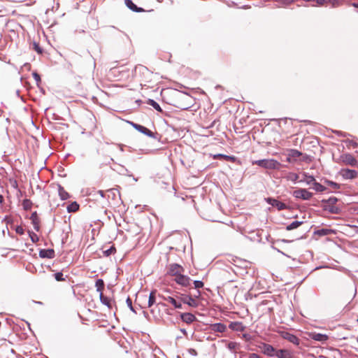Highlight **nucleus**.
<instances>
[{
    "label": "nucleus",
    "instance_id": "15",
    "mask_svg": "<svg viewBox=\"0 0 358 358\" xmlns=\"http://www.w3.org/2000/svg\"><path fill=\"white\" fill-rule=\"evenodd\" d=\"M357 171L348 169H343L341 170V175L345 179H352L357 176Z\"/></svg>",
    "mask_w": 358,
    "mask_h": 358
},
{
    "label": "nucleus",
    "instance_id": "8",
    "mask_svg": "<svg viewBox=\"0 0 358 358\" xmlns=\"http://www.w3.org/2000/svg\"><path fill=\"white\" fill-rule=\"evenodd\" d=\"M280 334L282 338H283L285 340H287L290 343L296 345H299V339L294 334H292L289 332L285 331H280Z\"/></svg>",
    "mask_w": 358,
    "mask_h": 358
},
{
    "label": "nucleus",
    "instance_id": "3",
    "mask_svg": "<svg viewBox=\"0 0 358 358\" xmlns=\"http://www.w3.org/2000/svg\"><path fill=\"white\" fill-rule=\"evenodd\" d=\"M337 201L338 199L334 196H331L328 199H323L322 201V208L324 210L331 213H338L340 208L336 206Z\"/></svg>",
    "mask_w": 358,
    "mask_h": 358
},
{
    "label": "nucleus",
    "instance_id": "21",
    "mask_svg": "<svg viewBox=\"0 0 358 358\" xmlns=\"http://www.w3.org/2000/svg\"><path fill=\"white\" fill-rule=\"evenodd\" d=\"M229 327L236 331H243L245 330V326L241 322H238L231 323Z\"/></svg>",
    "mask_w": 358,
    "mask_h": 358
},
{
    "label": "nucleus",
    "instance_id": "36",
    "mask_svg": "<svg viewBox=\"0 0 358 358\" xmlns=\"http://www.w3.org/2000/svg\"><path fill=\"white\" fill-rule=\"evenodd\" d=\"M115 252H116L115 248L114 246H111L109 249L105 250L103 252L106 256H109L112 254H114Z\"/></svg>",
    "mask_w": 358,
    "mask_h": 358
},
{
    "label": "nucleus",
    "instance_id": "32",
    "mask_svg": "<svg viewBox=\"0 0 358 358\" xmlns=\"http://www.w3.org/2000/svg\"><path fill=\"white\" fill-rule=\"evenodd\" d=\"M155 303V291L150 292L148 299V307H151Z\"/></svg>",
    "mask_w": 358,
    "mask_h": 358
},
{
    "label": "nucleus",
    "instance_id": "6",
    "mask_svg": "<svg viewBox=\"0 0 358 358\" xmlns=\"http://www.w3.org/2000/svg\"><path fill=\"white\" fill-rule=\"evenodd\" d=\"M181 303L188 305L190 307L196 308L199 306V302L189 295L182 294L180 296Z\"/></svg>",
    "mask_w": 358,
    "mask_h": 358
},
{
    "label": "nucleus",
    "instance_id": "18",
    "mask_svg": "<svg viewBox=\"0 0 358 358\" xmlns=\"http://www.w3.org/2000/svg\"><path fill=\"white\" fill-rule=\"evenodd\" d=\"M30 220H31V223L34 226V228L36 231H39L40 229V225H39V223H40V220H39V218L38 217V215L36 213V212H34L32 213L31 217H30Z\"/></svg>",
    "mask_w": 358,
    "mask_h": 358
},
{
    "label": "nucleus",
    "instance_id": "11",
    "mask_svg": "<svg viewBox=\"0 0 358 358\" xmlns=\"http://www.w3.org/2000/svg\"><path fill=\"white\" fill-rule=\"evenodd\" d=\"M302 153L297 150L292 149L289 150L287 162H292L296 161L300 156H301Z\"/></svg>",
    "mask_w": 358,
    "mask_h": 358
},
{
    "label": "nucleus",
    "instance_id": "52",
    "mask_svg": "<svg viewBox=\"0 0 358 358\" xmlns=\"http://www.w3.org/2000/svg\"><path fill=\"white\" fill-rule=\"evenodd\" d=\"M4 201L3 196L2 195H0V203H2Z\"/></svg>",
    "mask_w": 358,
    "mask_h": 358
},
{
    "label": "nucleus",
    "instance_id": "53",
    "mask_svg": "<svg viewBox=\"0 0 358 358\" xmlns=\"http://www.w3.org/2000/svg\"><path fill=\"white\" fill-rule=\"evenodd\" d=\"M180 331L184 334V335H187V331L185 329H180Z\"/></svg>",
    "mask_w": 358,
    "mask_h": 358
},
{
    "label": "nucleus",
    "instance_id": "43",
    "mask_svg": "<svg viewBox=\"0 0 358 358\" xmlns=\"http://www.w3.org/2000/svg\"><path fill=\"white\" fill-rule=\"evenodd\" d=\"M315 3H313V6H322L325 3V0H315Z\"/></svg>",
    "mask_w": 358,
    "mask_h": 358
},
{
    "label": "nucleus",
    "instance_id": "22",
    "mask_svg": "<svg viewBox=\"0 0 358 358\" xmlns=\"http://www.w3.org/2000/svg\"><path fill=\"white\" fill-rule=\"evenodd\" d=\"M226 329V326L222 323H215L211 325V329L215 332L222 333Z\"/></svg>",
    "mask_w": 358,
    "mask_h": 358
},
{
    "label": "nucleus",
    "instance_id": "29",
    "mask_svg": "<svg viewBox=\"0 0 358 358\" xmlns=\"http://www.w3.org/2000/svg\"><path fill=\"white\" fill-rule=\"evenodd\" d=\"M302 224V222H299V221H294L292 222L291 224H289V225H287L286 227V229L288 230V231H290V230H292V229H296L298 228L301 224Z\"/></svg>",
    "mask_w": 358,
    "mask_h": 358
},
{
    "label": "nucleus",
    "instance_id": "13",
    "mask_svg": "<svg viewBox=\"0 0 358 358\" xmlns=\"http://www.w3.org/2000/svg\"><path fill=\"white\" fill-rule=\"evenodd\" d=\"M275 356L278 358H293L292 352L285 349L276 350Z\"/></svg>",
    "mask_w": 358,
    "mask_h": 358
},
{
    "label": "nucleus",
    "instance_id": "28",
    "mask_svg": "<svg viewBox=\"0 0 358 358\" xmlns=\"http://www.w3.org/2000/svg\"><path fill=\"white\" fill-rule=\"evenodd\" d=\"M286 178L288 180L292 181L294 182H296V181L299 180V176L297 173H289L287 176H286Z\"/></svg>",
    "mask_w": 358,
    "mask_h": 358
},
{
    "label": "nucleus",
    "instance_id": "4",
    "mask_svg": "<svg viewBox=\"0 0 358 358\" xmlns=\"http://www.w3.org/2000/svg\"><path fill=\"white\" fill-rule=\"evenodd\" d=\"M293 196L296 199L309 200L313 196V193L308 192L306 189H298L293 192Z\"/></svg>",
    "mask_w": 358,
    "mask_h": 358
},
{
    "label": "nucleus",
    "instance_id": "54",
    "mask_svg": "<svg viewBox=\"0 0 358 358\" xmlns=\"http://www.w3.org/2000/svg\"><path fill=\"white\" fill-rule=\"evenodd\" d=\"M352 6H353L354 7H355V8H358V3H352Z\"/></svg>",
    "mask_w": 358,
    "mask_h": 358
},
{
    "label": "nucleus",
    "instance_id": "40",
    "mask_svg": "<svg viewBox=\"0 0 358 358\" xmlns=\"http://www.w3.org/2000/svg\"><path fill=\"white\" fill-rule=\"evenodd\" d=\"M126 302H127V306L129 307L130 310H132L133 312H135V310L132 306L131 299L129 297L127 298Z\"/></svg>",
    "mask_w": 358,
    "mask_h": 358
},
{
    "label": "nucleus",
    "instance_id": "2",
    "mask_svg": "<svg viewBox=\"0 0 358 358\" xmlns=\"http://www.w3.org/2000/svg\"><path fill=\"white\" fill-rule=\"evenodd\" d=\"M253 164H257L259 166L266 169H279L281 164L279 162L273 159H264L256 160L252 162Z\"/></svg>",
    "mask_w": 358,
    "mask_h": 358
},
{
    "label": "nucleus",
    "instance_id": "25",
    "mask_svg": "<svg viewBox=\"0 0 358 358\" xmlns=\"http://www.w3.org/2000/svg\"><path fill=\"white\" fill-rule=\"evenodd\" d=\"M126 6L131 10L134 12H141L143 10L142 8H138L131 0H125Z\"/></svg>",
    "mask_w": 358,
    "mask_h": 358
},
{
    "label": "nucleus",
    "instance_id": "10",
    "mask_svg": "<svg viewBox=\"0 0 358 358\" xmlns=\"http://www.w3.org/2000/svg\"><path fill=\"white\" fill-rule=\"evenodd\" d=\"M131 125L136 129L138 130V131L145 134L146 136H149V137H152V138H154L155 137V135H154V133L150 131V129H148V128L142 126V125H140V124H136V123H131Z\"/></svg>",
    "mask_w": 358,
    "mask_h": 358
},
{
    "label": "nucleus",
    "instance_id": "34",
    "mask_svg": "<svg viewBox=\"0 0 358 358\" xmlns=\"http://www.w3.org/2000/svg\"><path fill=\"white\" fill-rule=\"evenodd\" d=\"M345 161H346L348 164H350V165H352V166L355 165V164H356V162H356V159H355L353 157H352L351 155H346V157H345Z\"/></svg>",
    "mask_w": 358,
    "mask_h": 358
},
{
    "label": "nucleus",
    "instance_id": "37",
    "mask_svg": "<svg viewBox=\"0 0 358 358\" xmlns=\"http://www.w3.org/2000/svg\"><path fill=\"white\" fill-rule=\"evenodd\" d=\"M55 278L57 281H64L65 279L63 277V273L62 272H58L55 274Z\"/></svg>",
    "mask_w": 358,
    "mask_h": 358
},
{
    "label": "nucleus",
    "instance_id": "49",
    "mask_svg": "<svg viewBox=\"0 0 358 358\" xmlns=\"http://www.w3.org/2000/svg\"><path fill=\"white\" fill-rule=\"evenodd\" d=\"M3 221L8 224L11 222V218L8 216H6L3 219Z\"/></svg>",
    "mask_w": 358,
    "mask_h": 358
},
{
    "label": "nucleus",
    "instance_id": "19",
    "mask_svg": "<svg viewBox=\"0 0 358 358\" xmlns=\"http://www.w3.org/2000/svg\"><path fill=\"white\" fill-rule=\"evenodd\" d=\"M302 176L303 178L299 180V182H303L307 185H313L315 180L313 176L308 175L307 173H303Z\"/></svg>",
    "mask_w": 358,
    "mask_h": 358
},
{
    "label": "nucleus",
    "instance_id": "44",
    "mask_svg": "<svg viewBox=\"0 0 358 358\" xmlns=\"http://www.w3.org/2000/svg\"><path fill=\"white\" fill-rule=\"evenodd\" d=\"M236 343H234V342H230L229 344H228V348L230 349V350H234L236 347Z\"/></svg>",
    "mask_w": 358,
    "mask_h": 358
},
{
    "label": "nucleus",
    "instance_id": "42",
    "mask_svg": "<svg viewBox=\"0 0 358 358\" xmlns=\"http://www.w3.org/2000/svg\"><path fill=\"white\" fill-rule=\"evenodd\" d=\"M222 157V158H224L227 160H233L234 159V157H230V156H227V155H217V156H215V157Z\"/></svg>",
    "mask_w": 358,
    "mask_h": 358
},
{
    "label": "nucleus",
    "instance_id": "46",
    "mask_svg": "<svg viewBox=\"0 0 358 358\" xmlns=\"http://www.w3.org/2000/svg\"><path fill=\"white\" fill-rule=\"evenodd\" d=\"M34 48H35V50L38 52V53H41L42 52V50L41 48L39 47V45L36 43H34Z\"/></svg>",
    "mask_w": 358,
    "mask_h": 358
},
{
    "label": "nucleus",
    "instance_id": "17",
    "mask_svg": "<svg viewBox=\"0 0 358 358\" xmlns=\"http://www.w3.org/2000/svg\"><path fill=\"white\" fill-rule=\"evenodd\" d=\"M310 337L315 341H320L322 343H324L328 340V336L326 334H322L320 333H311L310 334Z\"/></svg>",
    "mask_w": 358,
    "mask_h": 358
},
{
    "label": "nucleus",
    "instance_id": "39",
    "mask_svg": "<svg viewBox=\"0 0 358 358\" xmlns=\"http://www.w3.org/2000/svg\"><path fill=\"white\" fill-rule=\"evenodd\" d=\"M194 285L195 288H196V289L201 288L203 287V282L200 280H194Z\"/></svg>",
    "mask_w": 358,
    "mask_h": 358
},
{
    "label": "nucleus",
    "instance_id": "24",
    "mask_svg": "<svg viewBox=\"0 0 358 358\" xmlns=\"http://www.w3.org/2000/svg\"><path fill=\"white\" fill-rule=\"evenodd\" d=\"M58 192L62 200H66L69 198V193L60 185H58Z\"/></svg>",
    "mask_w": 358,
    "mask_h": 358
},
{
    "label": "nucleus",
    "instance_id": "38",
    "mask_svg": "<svg viewBox=\"0 0 358 358\" xmlns=\"http://www.w3.org/2000/svg\"><path fill=\"white\" fill-rule=\"evenodd\" d=\"M29 236L33 243H36L38 241V236L34 232H29Z\"/></svg>",
    "mask_w": 358,
    "mask_h": 358
},
{
    "label": "nucleus",
    "instance_id": "23",
    "mask_svg": "<svg viewBox=\"0 0 358 358\" xmlns=\"http://www.w3.org/2000/svg\"><path fill=\"white\" fill-rule=\"evenodd\" d=\"M99 298H100L101 302L103 304H104L109 308H112V301L110 298L105 296L103 293H100Z\"/></svg>",
    "mask_w": 358,
    "mask_h": 358
},
{
    "label": "nucleus",
    "instance_id": "1",
    "mask_svg": "<svg viewBox=\"0 0 358 358\" xmlns=\"http://www.w3.org/2000/svg\"><path fill=\"white\" fill-rule=\"evenodd\" d=\"M176 103L175 106L181 109L186 110L189 108L192 103V97L187 94H182L176 92Z\"/></svg>",
    "mask_w": 358,
    "mask_h": 358
},
{
    "label": "nucleus",
    "instance_id": "7",
    "mask_svg": "<svg viewBox=\"0 0 358 358\" xmlns=\"http://www.w3.org/2000/svg\"><path fill=\"white\" fill-rule=\"evenodd\" d=\"M173 280L178 285L183 287H188L190 285V278L187 276L181 273L173 278Z\"/></svg>",
    "mask_w": 358,
    "mask_h": 358
},
{
    "label": "nucleus",
    "instance_id": "30",
    "mask_svg": "<svg viewBox=\"0 0 358 358\" xmlns=\"http://www.w3.org/2000/svg\"><path fill=\"white\" fill-rule=\"evenodd\" d=\"M79 205L75 201L67 206L68 212H76L78 210Z\"/></svg>",
    "mask_w": 358,
    "mask_h": 358
},
{
    "label": "nucleus",
    "instance_id": "26",
    "mask_svg": "<svg viewBox=\"0 0 358 358\" xmlns=\"http://www.w3.org/2000/svg\"><path fill=\"white\" fill-rule=\"evenodd\" d=\"M95 287L96 288V291L100 293H103V289L104 287V282L102 279H98L95 282Z\"/></svg>",
    "mask_w": 358,
    "mask_h": 358
},
{
    "label": "nucleus",
    "instance_id": "48",
    "mask_svg": "<svg viewBox=\"0 0 358 358\" xmlns=\"http://www.w3.org/2000/svg\"><path fill=\"white\" fill-rule=\"evenodd\" d=\"M33 76L36 81L41 80V78L37 73H33Z\"/></svg>",
    "mask_w": 358,
    "mask_h": 358
},
{
    "label": "nucleus",
    "instance_id": "47",
    "mask_svg": "<svg viewBox=\"0 0 358 358\" xmlns=\"http://www.w3.org/2000/svg\"><path fill=\"white\" fill-rule=\"evenodd\" d=\"M249 358H261V357L256 353H251L248 356Z\"/></svg>",
    "mask_w": 358,
    "mask_h": 358
},
{
    "label": "nucleus",
    "instance_id": "31",
    "mask_svg": "<svg viewBox=\"0 0 358 358\" xmlns=\"http://www.w3.org/2000/svg\"><path fill=\"white\" fill-rule=\"evenodd\" d=\"M148 103L149 105L152 106L156 110H157L159 112H162V111L160 106L155 101H154L153 99H149Z\"/></svg>",
    "mask_w": 358,
    "mask_h": 358
},
{
    "label": "nucleus",
    "instance_id": "51",
    "mask_svg": "<svg viewBox=\"0 0 358 358\" xmlns=\"http://www.w3.org/2000/svg\"><path fill=\"white\" fill-rule=\"evenodd\" d=\"M200 294H201L200 291H197L196 294H195L193 298H194L196 299L200 296Z\"/></svg>",
    "mask_w": 358,
    "mask_h": 358
},
{
    "label": "nucleus",
    "instance_id": "5",
    "mask_svg": "<svg viewBox=\"0 0 358 358\" xmlns=\"http://www.w3.org/2000/svg\"><path fill=\"white\" fill-rule=\"evenodd\" d=\"M183 273L184 268L178 264H171L169 266L168 273L174 278Z\"/></svg>",
    "mask_w": 358,
    "mask_h": 358
},
{
    "label": "nucleus",
    "instance_id": "12",
    "mask_svg": "<svg viewBox=\"0 0 358 358\" xmlns=\"http://www.w3.org/2000/svg\"><path fill=\"white\" fill-rule=\"evenodd\" d=\"M180 318L184 322L187 324H191L196 320L195 315L190 313H181Z\"/></svg>",
    "mask_w": 358,
    "mask_h": 358
},
{
    "label": "nucleus",
    "instance_id": "9",
    "mask_svg": "<svg viewBox=\"0 0 358 358\" xmlns=\"http://www.w3.org/2000/svg\"><path fill=\"white\" fill-rule=\"evenodd\" d=\"M266 201L273 207H275L278 210H285L287 208V206L285 203L275 199L268 198L266 199Z\"/></svg>",
    "mask_w": 358,
    "mask_h": 358
},
{
    "label": "nucleus",
    "instance_id": "33",
    "mask_svg": "<svg viewBox=\"0 0 358 358\" xmlns=\"http://www.w3.org/2000/svg\"><path fill=\"white\" fill-rule=\"evenodd\" d=\"M31 206H32V203L30 200H29V199L23 200L22 206L24 210H29L31 208Z\"/></svg>",
    "mask_w": 358,
    "mask_h": 358
},
{
    "label": "nucleus",
    "instance_id": "16",
    "mask_svg": "<svg viewBox=\"0 0 358 358\" xmlns=\"http://www.w3.org/2000/svg\"><path fill=\"white\" fill-rule=\"evenodd\" d=\"M41 258L52 259L55 257V251L52 249H43L39 251Z\"/></svg>",
    "mask_w": 358,
    "mask_h": 358
},
{
    "label": "nucleus",
    "instance_id": "14",
    "mask_svg": "<svg viewBox=\"0 0 358 358\" xmlns=\"http://www.w3.org/2000/svg\"><path fill=\"white\" fill-rule=\"evenodd\" d=\"M263 352L269 357H274L276 350L271 345L264 343L262 346Z\"/></svg>",
    "mask_w": 358,
    "mask_h": 358
},
{
    "label": "nucleus",
    "instance_id": "45",
    "mask_svg": "<svg viewBox=\"0 0 358 358\" xmlns=\"http://www.w3.org/2000/svg\"><path fill=\"white\" fill-rule=\"evenodd\" d=\"M329 3L332 5L333 7H336L339 5L338 0H329Z\"/></svg>",
    "mask_w": 358,
    "mask_h": 358
},
{
    "label": "nucleus",
    "instance_id": "50",
    "mask_svg": "<svg viewBox=\"0 0 358 358\" xmlns=\"http://www.w3.org/2000/svg\"><path fill=\"white\" fill-rule=\"evenodd\" d=\"M97 194H99L101 196V197H104V192L103 190H99L97 192Z\"/></svg>",
    "mask_w": 358,
    "mask_h": 358
},
{
    "label": "nucleus",
    "instance_id": "35",
    "mask_svg": "<svg viewBox=\"0 0 358 358\" xmlns=\"http://www.w3.org/2000/svg\"><path fill=\"white\" fill-rule=\"evenodd\" d=\"M325 183L334 189H337L340 188V185L335 182L331 180H325Z\"/></svg>",
    "mask_w": 358,
    "mask_h": 358
},
{
    "label": "nucleus",
    "instance_id": "20",
    "mask_svg": "<svg viewBox=\"0 0 358 358\" xmlns=\"http://www.w3.org/2000/svg\"><path fill=\"white\" fill-rule=\"evenodd\" d=\"M164 300L172 304L175 308H182L181 301H178L172 296L164 297Z\"/></svg>",
    "mask_w": 358,
    "mask_h": 358
},
{
    "label": "nucleus",
    "instance_id": "41",
    "mask_svg": "<svg viewBox=\"0 0 358 358\" xmlns=\"http://www.w3.org/2000/svg\"><path fill=\"white\" fill-rule=\"evenodd\" d=\"M15 231L17 234L22 235L24 234V229L22 228V227L17 226L15 229Z\"/></svg>",
    "mask_w": 358,
    "mask_h": 358
},
{
    "label": "nucleus",
    "instance_id": "27",
    "mask_svg": "<svg viewBox=\"0 0 358 358\" xmlns=\"http://www.w3.org/2000/svg\"><path fill=\"white\" fill-rule=\"evenodd\" d=\"M313 187L316 192H322L326 190V187L321 185L320 183L317 182L316 180L313 183Z\"/></svg>",
    "mask_w": 358,
    "mask_h": 358
},
{
    "label": "nucleus",
    "instance_id": "55",
    "mask_svg": "<svg viewBox=\"0 0 358 358\" xmlns=\"http://www.w3.org/2000/svg\"><path fill=\"white\" fill-rule=\"evenodd\" d=\"M357 321H358V319H357Z\"/></svg>",
    "mask_w": 358,
    "mask_h": 358
}]
</instances>
